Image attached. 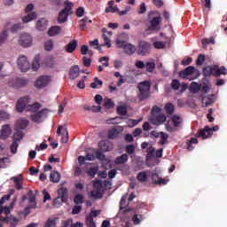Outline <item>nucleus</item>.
Returning a JSON list of instances; mask_svg holds the SVG:
<instances>
[{
  "mask_svg": "<svg viewBox=\"0 0 227 227\" xmlns=\"http://www.w3.org/2000/svg\"><path fill=\"white\" fill-rule=\"evenodd\" d=\"M29 100H31L29 96L20 98L16 103V111L18 113H22L24 110L30 113H38L39 109H42V104L35 102L29 105Z\"/></svg>",
  "mask_w": 227,
  "mask_h": 227,
  "instance_id": "1",
  "label": "nucleus"
},
{
  "mask_svg": "<svg viewBox=\"0 0 227 227\" xmlns=\"http://www.w3.org/2000/svg\"><path fill=\"white\" fill-rule=\"evenodd\" d=\"M65 8L60 11L58 17L59 24H65L67 20H68V15H72L74 12H72V8H74V3L67 0L64 2Z\"/></svg>",
  "mask_w": 227,
  "mask_h": 227,
  "instance_id": "2",
  "label": "nucleus"
},
{
  "mask_svg": "<svg viewBox=\"0 0 227 227\" xmlns=\"http://www.w3.org/2000/svg\"><path fill=\"white\" fill-rule=\"evenodd\" d=\"M152 88V83L148 81H144L140 82L137 86L139 95V100H146V98H150V89Z\"/></svg>",
  "mask_w": 227,
  "mask_h": 227,
  "instance_id": "3",
  "label": "nucleus"
},
{
  "mask_svg": "<svg viewBox=\"0 0 227 227\" xmlns=\"http://www.w3.org/2000/svg\"><path fill=\"white\" fill-rule=\"evenodd\" d=\"M115 43L120 49H123L125 54H128V56H132L137 51L136 46L132 43H129L125 41H121L120 39H117L115 41Z\"/></svg>",
  "mask_w": 227,
  "mask_h": 227,
  "instance_id": "4",
  "label": "nucleus"
},
{
  "mask_svg": "<svg viewBox=\"0 0 227 227\" xmlns=\"http://www.w3.org/2000/svg\"><path fill=\"white\" fill-rule=\"evenodd\" d=\"M58 194L59 196L53 200L54 207H58L59 205H62V203H67V201H68V189L60 188L58 191Z\"/></svg>",
  "mask_w": 227,
  "mask_h": 227,
  "instance_id": "5",
  "label": "nucleus"
},
{
  "mask_svg": "<svg viewBox=\"0 0 227 227\" xmlns=\"http://www.w3.org/2000/svg\"><path fill=\"white\" fill-rule=\"evenodd\" d=\"M27 84H29V80L22 77H14L9 81V85L14 90L25 88Z\"/></svg>",
  "mask_w": 227,
  "mask_h": 227,
  "instance_id": "6",
  "label": "nucleus"
},
{
  "mask_svg": "<svg viewBox=\"0 0 227 227\" xmlns=\"http://www.w3.org/2000/svg\"><path fill=\"white\" fill-rule=\"evenodd\" d=\"M47 113H49V110L44 108L39 112H35L30 118L35 123H41V121H43V118H47Z\"/></svg>",
  "mask_w": 227,
  "mask_h": 227,
  "instance_id": "7",
  "label": "nucleus"
},
{
  "mask_svg": "<svg viewBox=\"0 0 227 227\" xmlns=\"http://www.w3.org/2000/svg\"><path fill=\"white\" fill-rule=\"evenodd\" d=\"M150 49H152L150 43L140 42L137 48V54H138V56H145L148 54Z\"/></svg>",
  "mask_w": 227,
  "mask_h": 227,
  "instance_id": "8",
  "label": "nucleus"
},
{
  "mask_svg": "<svg viewBox=\"0 0 227 227\" xmlns=\"http://www.w3.org/2000/svg\"><path fill=\"white\" fill-rule=\"evenodd\" d=\"M160 22H162V18L160 16L153 17L150 20V26L148 27V31H160Z\"/></svg>",
  "mask_w": 227,
  "mask_h": 227,
  "instance_id": "9",
  "label": "nucleus"
},
{
  "mask_svg": "<svg viewBox=\"0 0 227 227\" xmlns=\"http://www.w3.org/2000/svg\"><path fill=\"white\" fill-rule=\"evenodd\" d=\"M30 67L31 66L29 65L27 57L20 56V58L18 59V68H20L21 72H27Z\"/></svg>",
  "mask_w": 227,
  "mask_h": 227,
  "instance_id": "10",
  "label": "nucleus"
},
{
  "mask_svg": "<svg viewBox=\"0 0 227 227\" xmlns=\"http://www.w3.org/2000/svg\"><path fill=\"white\" fill-rule=\"evenodd\" d=\"M103 33V40L105 43L103 45H106L107 49H111V36H113L112 31H107V28L104 27L102 28Z\"/></svg>",
  "mask_w": 227,
  "mask_h": 227,
  "instance_id": "11",
  "label": "nucleus"
},
{
  "mask_svg": "<svg viewBox=\"0 0 227 227\" xmlns=\"http://www.w3.org/2000/svg\"><path fill=\"white\" fill-rule=\"evenodd\" d=\"M33 42V37L29 34H22L20 38V44L22 47H29Z\"/></svg>",
  "mask_w": 227,
  "mask_h": 227,
  "instance_id": "12",
  "label": "nucleus"
},
{
  "mask_svg": "<svg viewBox=\"0 0 227 227\" xmlns=\"http://www.w3.org/2000/svg\"><path fill=\"white\" fill-rule=\"evenodd\" d=\"M167 117L164 114H159L158 115H153L151 117V121L153 125H162L166 121Z\"/></svg>",
  "mask_w": 227,
  "mask_h": 227,
  "instance_id": "13",
  "label": "nucleus"
},
{
  "mask_svg": "<svg viewBox=\"0 0 227 227\" xmlns=\"http://www.w3.org/2000/svg\"><path fill=\"white\" fill-rule=\"evenodd\" d=\"M198 137L202 139H208V137H212V128L206 126L203 129H200L198 131Z\"/></svg>",
  "mask_w": 227,
  "mask_h": 227,
  "instance_id": "14",
  "label": "nucleus"
},
{
  "mask_svg": "<svg viewBox=\"0 0 227 227\" xmlns=\"http://www.w3.org/2000/svg\"><path fill=\"white\" fill-rule=\"evenodd\" d=\"M51 78H49V76H40L35 82V88L42 90V88H45V86L49 84Z\"/></svg>",
  "mask_w": 227,
  "mask_h": 227,
  "instance_id": "15",
  "label": "nucleus"
},
{
  "mask_svg": "<svg viewBox=\"0 0 227 227\" xmlns=\"http://www.w3.org/2000/svg\"><path fill=\"white\" fill-rule=\"evenodd\" d=\"M194 67L189 66L184 70L179 72V77H181L182 79H187L189 75H192V74H194Z\"/></svg>",
  "mask_w": 227,
  "mask_h": 227,
  "instance_id": "16",
  "label": "nucleus"
},
{
  "mask_svg": "<svg viewBox=\"0 0 227 227\" xmlns=\"http://www.w3.org/2000/svg\"><path fill=\"white\" fill-rule=\"evenodd\" d=\"M11 134H12V128L8 124L4 125L1 129V135H0L1 139H8Z\"/></svg>",
  "mask_w": 227,
  "mask_h": 227,
  "instance_id": "17",
  "label": "nucleus"
},
{
  "mask_svg": "<svg viewBox=\"0 0 227 227\" xmlns=\"http://www.w3.org/2000/svg\"><path fill=\"white\" fill-rule=\"evenodd\" d=\"M29 125V121L26 119H19L16 121L15 129L18 130H24Z\"/></svg>",
  "mask_w": 227,
  "mask_h": 227,
  "instance_id": "18",
  "label": "nucleus"
},
{
  "mask_svg": "<svg viewBox=\"0 0 227 227\" xmlns=\"http://www.w3.org/2000/svg\"><path fill=\"white\" fill-rule=\"evenodd\" d=\"M215 66H207L202 69L204 77H210V75L215 76Z\"/></svg>",
  "mask_w": 227,
  "mask_h": 227,
  "instance_id": "19",
  "label": "nucleus"
},
{
  "mask_svg": "<svg viewBox=\"0 0 227 227\" xmlns=\"http://www.w3.org/2000/svg\"><path fill=\"white\" fill-rule=\"evenodd\" d=\"M152 180L153 184H155L156 185H160V184H162L163 185H166V184H168V181H166L162 177H159V174L157 173H153L152 175Z\"/></svg>",
  "mask_w": 227,
  "mask_h": 227,
  "instance_id": "20",
  "label": "nucleus"
},
{
  "mask_svg": "<svg viewBox=\"0 0 227 227\" xmlns=\"http://www.w3.org/2000/svg\"><path fill=\"white\" fill-rule=\"evenodd\" d=\"M77 40L71 41L68 44L66 45L65 50L66 52H68L69 54H72L77 49Z\"/></svg>",
  "mask_w": 227,
  "mask_h": 227,
  "instance_id": "21",
  "label": "nucleus"
},
{
  "mask_svg": "<svg viewBox=\"0 0 227 227\" xmlns=\"http://www.w3.org/2000/svg\"><path fill=\"white\" fill-rule=\"evenodd\" d=\"M79 72H81V70L79 69V66L71 67L70 71H69L70 79H72L73 81L74 79H77V77H79Z\"/></svg>",
  "mask_w": 227,
  "mask_h": 227,
  "instance_id": "22",
  "label": "nucleus"
},
{
  "mask_svg": "<svg viewBox=\"0 0 227 227\" xmlns=\"http://www.w3.org/2000/svg\"><path fill=\"white\" fill-rule=\"evenodd\" d=\"M221 75H227V69L224 66L219 67L215 65V77H220Z\"/></svg>",
  "mask_w": 227,
  "mask_h": 227,
  "instance_id": "23",
  "label": "nucleus"
},
{
  "mask_svg": "<svg viewBox=\"0 0 227 227\" xmlns=\"http://www.w3.org/2000/svg\"><path fill=\"white\" fill-rule=\"evenodd\" d=\"M35 27L38 31H45L47 29V20L45 19L39 20L36 22Z\"/></svg>",
  "mask_w": 227,
  "mask_h": 227,
  "instance_id": "24",
  "label": "nucleus"
},
{
  "mask_svg": "<svg viewBox=\"0 0 227 227\" xmlns=\"http://www.w3.org/2000/svg\"><path fill=\"white\" fill-rule=\"evenodd\" d=\"M85 225L87 227H97V223L93 220V215L90 214L85 216Z\"/></svg>",
  "mask_w": 227,
  "mask_h": 227,
  "instance_id": "25",
  "label": "nucleus"
},
{
  "mask_svg": "<svg viewBox=\"0 0 227 227\" xmlns=\"http://www.w3.org/2000/svg\"><path fill=\"white\" fill-rule=\"evenodd\" d=\"M125 201H127V196H122L120 202V209L122 211V214H129L130 208L125 207Z\"/></svg>",
  "mask_w": 227,
  "mask_h": 227,
  "instance_id": "26",
  "label": "nucleus"
},
{
  "mask_svg": "<svg viewBox=\"0 0 227 227\" xmlns=\"http://www.w3.org/2000/svg\"><path fill=\"white\" fill-rule=\"evenodd\" d=\"M129 161V155L127 153L121 154L115 159L114 163L117 165L125 164Z\"/></svg>",
  "mask_w": 227,
  "mask_h": 227,
  "instance_id": "27",
  "label": "nucleus"
},
{
  "mask_svg": "<svg viewBox=\"0 0 227 227\" xmlns=\"http://www.w3.org/2000/svg\"><path fill=\"white\" fill-rule=\"evenodd\" d=\"M50 180L54 184H58L59 183V180H61V175L58 171L51 172L50 175Z\"/></svg>",
  "mask_w": 227,
  "mask_h": 227,
  "instance_id": "28",
  "label": "nucleus"
},
{
  "mask_svg": "<svg viewBox=\"0 0 227 227\" xmlns=\"http://www.w3.org/2000/svg\"><path fill=\"white\" fill-rule=\"evenodd\" d=\"M61 33V27L59 26H53L48 30L49 36H56Z\"/></svg>",
  "mask_w": 227,
  "mask_h": 227,
  "instance_id": "29",
  "label": "nucleus"
},
{
  "mask_svg": "<svg viewBox=\"0 0 227 227\" xmlns=\"http://www.w3.org/2000/svg\"><path fill=\"white\" fill-rule=\"evenodd\" d=\"M15 130L16 131L12 137L13 141H17V142L22 141L24 137V133L20 129H15Z\"/></svg>",
  "mask_w": 227,
  "mask_h": 227,
  "instance_id": "30",
  "label": "nucleus"
},
{
  "mask_svg": "<svg viewBox=\"0 0 227 227\" xmlns=\"http://www.w3.org/2000/svg\"><path fill=\"white\" fill-rule=\"evenodd\" d=\"M137 180L142 183L146 182L148 180V174L146 171L138 172L137 175Z\"/></svg>",
  "mask_w": 227,
  "mask_h": 227,
  "instance_id": "31",
  "label": "nucleus"
},
{
  "mask_svg": "<svg viewBox=\"0 0 227 227\" xmlns=\"http://www.w3.org/2000/svg\"><path fill=\"white\" fill-rule=\"evenodd\" d=\"M40 68V55H36L32 63V70L36 72Z\"/></svg>",
  "mask_w": 227,
  "mask_h": 227,
  "instance_id": "32",
  "label": "nucleus"
},
{
  "mask_svg": "<svg viewBox=\"0 0 227 227\" xmlns=\"http://www.w3.org/2000/svg\"><path fill=\"white\" fill-rule=\"evenodd\" d=\"M141 121H143V119H138V120L129 119L127 121V125L128 127H129V129H132V127H136V125H139Z\"/></svg>",
  "mask_w": 227,
  "mask_h": 227,
  "instance_id": "33",
  "label": "nucleus"
},
{
  "mask_svg": "<svg viewBox=\"0 0 227 227\" xmlns=\"http://www.w3.org/2000/svg\"><path fill=\"white\" fill-rule=\"evenodd\" d=\"M37 14L36 12H32L30 14H27V16L22 18V21L23 22H31V20H35V19H36Z\"/></svg>",
  "mask_w": 227,
  "mask_h": 227,
  "instance_id": "34",
  "label": "nucleus"
},
{
  "mask_svg": "<svg viewBox=\"0 0 227 227\" xmlns=\"http://www.w3.org/2000/svg\"><path fill=\"white\" fill-rule=\"evenodd\" d=\"M209 43H212L213 45H214V43H215V40L214 39V37L205 38L202 40L203 49H207V47H208Z\"/></svg>",
  "mask_w": 227,
  "mask_h": 227,
  "instance_id": "35",
  "label": "nucleus"
},
{
  "mask_svg": "<svg viewBox=\"0 0 227 227\" xmlns=\"http://www.w3.org/2000/svg\"><path fill=\"white\" fill-rule=\"evenodd\" d=\"M91 198H94V200H100L104 196V193L100 192V190H93L91 192Z\"/></svg>",
  "mask_w": 227,
  "mask_h": 227,
  "instance_id": "36",
  "label": "nucleus"
},
{
  "mask_svg": "<svg viewBox=\"0 0 227 227\" xmlns=\"http://www.w3.org/2000/svg\"><path fill=\"white\" fill-rule=\"evenodd\" d=\"M6 40H8V30H4L0 34V47L6 43Z\"/></svg>",
  "mask_w": 227,
  "mask_h": 227,
  "instance_id": "37",
  "label": "nucleus"
},
{
  "mask_svg": "<svg viewBox=\"0 0 227 227\" xmlns=\"http://www.w3.org/2000/svg\"><path fill=\"white\" fill-rule=\"evenodd\" d=\"M119 135H120V132H118V129H116V128L112 129L108 132L109 139H116Z\"/></svg>",
  "mask_w": 227,
  "mask_h": 227,
  "instance_id": "38",
  "label": "nucleus"
},
{
  "mask_svg": "<svg viewBox=\"0 0 227 227\" xmlns=\"http://www.w3.org/2000/svg\"><path fill=\"white\" fill-rule=\"evenodd\" d=\"M102 84H104L102 80L98 79V77H95L94 82L90 83V88H92L93 90H97V88H98V86H102Z\"/></svg>",
  "mask_w": 227,
  "mask_h": 227,
  "instance_id": "39",
  "label": "nucleus"
},
{
  "mask_svg": "<svg viewBox=\"0 0 227 227\" xmlns=\"http://www.w3.org/2000/svg\"><path fill=\"white\" fill-rule=\"evenodd\" d=\"M172 123L174 127H180V125H182V117L178 115H174L172 117Z\"/></svg>",
  "mask_w": 227,
  "mask_h": 227,
  "instance_id": "40",
  "label": "nucleus"
},
{
  "mask_svg": "<svg viewBox=\"0 0 227 227\" xmlns=\"http://www.w3.org/2000/svg\"><path fill=\"white\" fill-rule=\"evenodd\" d=\"M145 69H146V72H149V74H152V72L155 70V62H150V61L145 62Z\"/></svg>",
  "mask_w": 227,
  "mask_h": 227,
  "instance_id": "41",
  "label": "nucleus"
},
{
  "mask_svg": "<svg viewBox=\"0 0 227 227\" xmlns=\"http://www.w3.org/2000/svg\"><path fill=\"white\" fill-rule=\"evenodd\" d=\"M200 90V84L196 83L195 82H192L190 86V91L192 93H199Z\"/></svg>",
  "mask_w": 227,
  "mask_h": 227,
  "instance_id": "42",
  "label": "nucleus"
},
{
  "mask_svg": "<svg viewBox=\"0 0 227 227\" xmlns=\"http://www.w3.org/2000/svg\"><path fill=\"white\" fill-rule=\"evenodd\" d=\"M86 24H88V17H85L79 20V27L82 31H86Z\"/></svg>",
  "mask_w": 227,
  "mask_h": 227,
  "instance_id": "43",
  "label": "nucleus"
},
{
  "mask_svg": "<svg viewBox=\"0 0 227 227\" xmlns=\"http://www.w3.org/2000/svg\"><path fill=\"white\" fill-rule=\"evenodd\" d=\"M117 113L120 114V116H126L129 111L127 110V106H120L117 107Z\"/></svg>",
  "mask_w": 227,
  "mask_h": 227,
  "instance_id": "44",
  "label": "nucleus"
},
{
  "mask_svg": "<svg viewBox=\"0 0 227 227\" xmlns=\"http://www.w3.org/2000/svg\"><path fill=\"white\" fill-rule=\"evenodd\" d=\"M160 144L166 145V143H168V138L169 137V135L164 132H160Z\"/></svg>",
  "mask_w": 227,
  "mask_h": 227,
  "instance_id": "45",
  "label": "nucleus"
},
{
  "mask_svg": "<svg viewBox=\"0 0 227 227\" xmlns=\"http://www.w3.org/2000/svg\"><path fill=\"white\" fill-rule=\"evenodd\" d=\"M7 223H9L12 227H15L19 224V219L15 216H9Z\"/></svg>",
  "mask_w": 227,
  "mask_h": 227,
  "instance_id": "46",
  "label": "nucleus"
},
{
  "mask_svg": "<svg viewBox=\"0 0 227 227\" xmlns=\"http://www.w3.org/2000/svg\"><path fill=\"white\" fill-rule=\"evenodd\" d=\"M98 173V167H92L87 171V175L92 178Z\"/></svg>",
  "mask_w": 227,
  "mask_h": 227,
  "instance_id": "47",
  "label": "nucleus"
},
{
  "mask_svg": "<svg viewBox=\"0 0 227 227\" xmlns=\"http://www.w3.org/2000/svg\"><path fill=\"white\" fill-rule=\"evenodd\" d=\"M74 202L76 205H82V203H84V197L81 194H76L74 199Z\"/></svg>",
  "mask_w": 227,
  "mask_h": 227,
  "instance_id": "48",
  "label": "nucleus"
},
{
  "mask_svg": "<svg viewBox=\"0 0 227 227\" xmlns=\"http://www.w3.org/2000/svg\"><path fill=\"white\" fill-rule=\"evenodd\" d=\"M136 153V146L134 145H126V153L129 155H132Z\"/></svg>",
  "mask_w": 227,
  "mask_h": 227,
  "instance_id": "49",
  "label": "nucleus"
},
{
  "mask_svg": "<svg viewBox=\"0 0 227 227\" xmlns=\"http://www.w3.org/2000/svg\"><path fill=\"white\" fill-rule=\"evenodd\" d=\"M12 180H13L15 184V187L18 191L22 190V184H20V178L19 177H12Z\"/></svg>",
  "mask_w": 227,
  "mask_h": 227,
  "instance_id": "50",
  "label": "nucleus"
},
{
  "mask_svg": "<svg viewBox=\"0 0 227 227\" xmlns=\"http://www.w3.org/2000/svg\"><path fill=\"white\" fill-rule=\"evenodd\" d=\"M44 49L45 51H51V49H54V42L52 40H48L44 43Z\"/></svg>",
  "mask_w": 227,
  "mask_h": 227,
  "instance_id": "51",
  "label": "nucleus"
},
{
  "mask_svg": "<svg viewBox=\"0 0 227 227\" xmlns=\"http://www.w3.org/2000/svg\"><path fill=\"white\" fill-rule=\"evenodd\" d=\"M205 59H206L205 55L200 54L196 59V65L198 67H201V65H203V63H205Z\"/></svg>",
  "mask_w": 227,
  "mask_h": 227,
  "instance_id": "52",
  "label": "nucleus"
},
{
  "mask_svg": "<svg viewBox=\"0 0 227 227\" xmlns=\"http://www.w3.org/2000/svg\"><path fill=\"white\" fill-rule=\"evenodd\" d=\"M165 110L167 111V113H168V114H173V113H175V106H173V104L168 103V104L165 106Z\"/></svg>",
  "mask_w": 227,
  "mask_h": 227,
  "instance_id": "53",
  "label": "nucleus"
},
{
  "mask_svg": "<svg viewBox=\"0 0 227 227\" xmlns=\"http://www.w3.org/2000/svg\"><path fill=\"white\" fill-rule=\"evenodd\" d=\"M93 187H94L95 190L102 191V187H104V184L100 180H96L93 183Z\"/></svg>",
  "mask_w": 227,
  "mask_h": 227,
  "instance_id": "54",
  "label": "nucleus"
},
{
  "mask_svg": "<svg viewBox=\"0 0 227 227\" xmlns=\"http://www.w3.org/2000/svg\"><path fill=\"white\" fill-rule=\"evenodd\" d=\"M94 155L98 159V160H104L106 159V155L102 151L95 150Z\"/></svg>",
  "mask_w": 227,
  "mask_h": 227,
  "instance_id": "55",
  "label": "nucleus"
},
{
  "mask_svg": "<svg viewBox=\"0 0 227 227\" xmlns=\"http://www.w3.org/2000/svg\"><path fill=\"white\" fill-rule=\"evenodd\" d=\"M6 120H10V114L5 111H0V121H4Z\"/></svg>",
  "mask_w": 227,
  "mask_h": 227,
  "instance_id": "56",
  "label": "nucleus"
},
{
  "mask_svg": "<svg viewBox=\"0 0 227 227\" xmlns=\"http://www.w3.org/2000/svg\"><path fill=\"white\" fill-rule=\"evenodd\" d=\"M153 157H155V148L150 146L149 148H147V158L152 159Z\"/></svg>",
  "mask_w": 227,
  "mask_h": 227,
  "instance_id": "57",
  "label": "nucleus"
},
{
  "mask_svg": "<svg viewBox=\"0 0 227 227\" xmlns=\"http://www.w3.org/2000/svg\"><path fill=\"white\" fill-rule=\"evenodd\" d=\"M171 88L175 91L178 90V89L180 88V81H178L176 79L173 80L171 82Z\"/></svg>",
  "mask_w": 227,
  "mask_h": 227,
  "instance_id": "58",
  "label": "nucleus"
},
{
  "mask_svg": "<svg viewBox=\"0 0 227 227\" xmlns=\"http://www.w3.org/2000/svg\"><path fill=\"white\" fill-rule=\"evenodd\" d=\"M85 159L86 160H95V149H92L91 153H87Z\"/></svg>",
  "mask_w": 227,
  "mask_h": 227,
  "instance_id": "59",
  "label": "nucleus"
},
{
  "mask_svg": "<svg viewBox=\"0 0 227 227\" xmlns=\"http://www.w3.org/2000/svg\"><path fill=\"white\" fill-rule=\"evenodd\" d=\"M99 63H102L103 67H109V57H101L99 59Z\"/></svg>",
  "mask_w": 227,
  "mask_h": 227,
  "instance_id": "60",
  "label": "nucleus"
},
{
  "mask_svg": "<svg viewBox=\"0 0 227 227\" xmlns=\"http://www.w3.org/2000/svg\"><path fill=\"white\" fill-rule=\"evenodd\" d=\"M17 148H19V142L13 141L11 145V152L12 153H17Z\"/></svg>",
  "mask_w": 227,
  "mask_h": 227,
  "instance_id": "61",
  "label": "nucleus"
},
{
  "mask_svg": "<svg viewBox=\"0 0 227 227\" xmlns=\"http://www.w3.org/2000/svg\"><path fill=\"white\" fill-rule=\"evenodd\" d=\"M135 67L143 70V69L146 68V63L145 64V62H143L141 60H137L135 63Z\"/></svg>",
  "mask_w": 227,
  "mask_h": 227,
  "instance_id": "62",
  "label": "nucleus"
},
{
  "mask_svg": "<svg viewBox=\"0 0 227 227\" xmlns=\"http://www.w3.org/2000/svg\"><path fill=\"white\" fill-rule=\"evenodd\" d=\"M138 15H143L144 13H146V4L142 3L140 4V8L137 12Z\"/></svg>",
  "mask_w": 227,
  "mask_h": 227,
  "instance_id": "63",
  "label": "nucleus"
},
{
  "mask_svg": "<svg viewBox=\"0 0 227 227\" xmlns=\"http://www.w3.org/2000/svg\"><path fill=\"white\" fill-rule=\"evenodd\" d=\"M72 220H62L61 221V227H73Z\"/></svg>",
  "mask_w": 227,
  "mask_h": 227,
  "instance_id": "64",
  "label": "nucleus"
}]
</instances>
